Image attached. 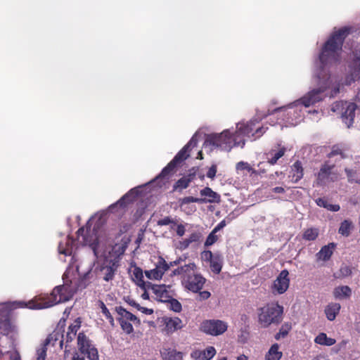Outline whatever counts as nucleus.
<instances>
[{
  "instance_id": "1",
  "label": "nucleus",
  "mask_w": 360,
  "mask_h": 360,
  "mask_svg": "<svg viewBox=\"0 0 360 360\" xmlns=\"http://www.w3.org/2000/svg\"><path fill=\"white\" fill-rule=\"evenodd\" d=\"M351 27H343L335 31L324 43L319 56V67L316 72V82L318 88L308 92L300 99V103L305 107H309L321 101L325 96V91L331 88L330 97L335 96L340 91V85L332 84V81L326 65L339 60L345 38L351 33Z\"/></svg>"
},
{
  "instance_id": "2",
  "label": "nucleus",
  "mask_w": 360,
  "mask_h": 360,
  "mask_svg": "<svg viewBox=\"0 0 360 360\" xmlns=\"http://www.w3.org/2000/svg\"><path fill=\"white\" fill-rule=\"evenodd\" d=\"M75 290L68 285H62L55 287L49 297L46 300L35 302L30 300L27 302L18 301L13 302L14 308H29L30 309H40L51 307L56 304L70 300L74 295Z\"/></svg>"
},
{
  "instance_id": "3",
  "label": "nucleus",
  "mask_w": 360,
  "mask_h": 360,
  "mask_svg": "<svg viewBox=\"0 0 360 360\" xmlns=\"http://www.w3.org/2000/svg\"><path fill=\"white\" fill-rule=\"evenodd\" d=\"M197 145V140L193 136L191 140L178 152L174 158L165 167L161 172L153 180L160 186L165 185L176 172V168L189 157L191 148Z\"/></svg>"
},
{
  "instance_id": "4",
  "label": "nucleus",
  "mask_w": 360,
  "mask_h": 360,
  "mask_svg": "<svg viewBox=\"0 0 360 360\" xmlns=\"http://www.w3.org/2000/svg\"><path fill=\"white\" fill-rule=\"evenodd\" d=\"M196 266L189 263L178 267L174 271L175 275L182 276V285L193 292H198L204 286L206 279L200 274L195 273Z\"/></svg>"
},
{
  "instance_id": "5",
  "label": "nucleus",
  "mask_w": 360,
  "mask_h": 360,
  "mask_svg": "<svg viewBox=\"0 0 360 360\" xmlns=\"http://www.w3.org/2000/svg\"><path fill=\"white\" fill-rule=\"evenodd\" d=\"M238 136H231L229 129L224 130L220 134H211L207 136L204 146L209 147L211 150L219 148L222 150L230 151L233 147L245 146L244 141L241 139L238 141Z\"/></svg>"
},
{
  "instance_id": "6",
  "label": "nucleus",
  "mask_w": 360,
  "mask_h": 360,
  "mask_svg": "<svg viewBox=\"0 0 360 360\" xmlns=\"http://www.w3.org/2000/svg\"><path fill=\"white\" fill-rule=\"evenodd\" d=\"M258 323L262 328L278 326L283 320V307L278 302H270L257 309Z\"/></svg>"
},
{
  "instance_id": "7",
  "label": "nucleus",
  "mask_w": 360,
  "mask_h": 360,
  "mask_svg": "<svg viewBox=\"0 0 360 360\" xmlns=\"http://www.w3.org/2000/svg\"><path fill=\"white\" fill-rule=\"evenodd\" d=\"M77 344L80 354L75 351L72 360H85V356L89 360H99L97 348L92 344V341L84 332L79 333Z\"/></svg>"
},
{
  "instance_id": "8",
  "label": "nucleus",
  "mask_w": 360,
  "mask_h": 360,
  "mask_svg": "<svg viewBox=\"0 0 360 360\" xmlns=\"http://www.w3.org/2000/svg\"><path fill=\"white\" fill-rule=\"evenodd\" d=\"M115 311L119 316L117 318V320L118 321L122 330L125 333L129 335L134 332V328L130 321L134 322L139 326L141 324L140 319L136 316L125 309L123 307H116Z\"/></svg>"
},
{
  "instance_id": "9",
  "label": "nucleus",
  "mask_w": 360,
  "mask_h": 360,
  "mask_svg": "<svg viewBox=\"0 0 360 360\" xmlns=\"http://www.w3.org/2000/svg\"><path fill=\"white\" fill-rule=\"evenodd\" d=\"M335 165H330L325 162L321 166L319 172L316 174V180L314 186H323L329 182H335L339 179V174L333 170Z\"/></svg>"
},
{
  "instance_id": "10",
  "label": "nucleus",
  "mask_w": 360,
  "mask_h": 360,
  "mask_svg": "<svg viewBox=\"0 0 360 360\" xmlns=\"http://www.w3.org/2000/svg\"><path fill=\"white\" fill-rule=\"evenodd\" d=\"M356 108V105L354 103L340 101L334 103L332 110L336 112L337 110H341V118L342 122L347 127H350L354 123Z\"/></svg>"
},
{
  "instance_id": "11",
  "label": "nucleus",
  "mask_w": 360,
  "mask_h": 360,
  "mask_svg": "<svg viewBox=\"0 0 360 360\" xmlns=\"http://www.w3.org/2000/svg\"><path fill=\"white\" fill-rule=\"evenodd\" d=\"M227 328V323L219 319L205 320L201 323L200 327L202 332L212 336H218L224 333Z\"/></svg>"
},
{
  "instance_id": "12",
  "label": "nucleus",
  "mask_w": 360,
  "mask_h": 360,
  "mask_svg": "<svg viewBox=\"0 0 360 360\" xmlns=\"http://www.w3.org/2000/svg\"><path fill=\"white\" fill-rule=\"evenodd\" d=\"M352 53L353 58L349 64V75L347 78V84L360 79V43L354 47Z\"/></svg>"
},
{
  "instance_id": "13",
  "label": "nucleus",
  "mask_w": 360,
  "mask_h": 360,
  "mask_svg": "<svg viewBox=\"0 0 360 360\" xmlns=\"http://www.w3.org/2000/svg\"><path fill=\"white\" fill-rule=\"evenodd\" d=\"M117 262L113 259L105 260L98 269V275L105 281L113 280L118 268Z\"/></svg>"
},
{
  "instance_id": "14",
  "label": "nucleus",
  "mask_w": 360,
  "mask_h": 360,
  "mask_svg": "<svg viewBox=\"0 0 360 360\" xmlns=\"http://www.w3.org/2000/svg\"><path fill=\"white\" fill-rule=\"evenodd\" d=\"M289 272L287 269L282 270L274 281L272 290L273 292L278 294H283L289 288L290 279L288 277Z\"/></svg>"
},
{
  "instance_id": "15",
  "label": "nucleus",
  "mask_w": 360,
  "mask_h": 360,
  "mask_svg": "<svg viewBox=\"0 0 360 360\" xmlns=\"http://www.w3.org/2000/svg\"><path fill=\"white\" fill-rule=\"evenodd\" d=\"M165 328L163 330L166 334L170 335L183 328V323L179 317H165L163 319Z\"/></svg>"
},
{
  "instance_id": "16",
  "label": "nucleus",
  "mask_w": 360,
  "mask_h": 360,
  "mask_svg": "<svg viewBox=\"0 0 360 360\" xmlns=\"http://www.w3.org/2000/svg\"><path fill=\"white\" fill-rule=\"evenodd\" d=\"M215 354V348L212 346H210L204 350H194L191 352V356L195 360H210Z\"/></svg>"
},
{
  "instance_id": "17",
  "label": "nucleus",
  "mask_w": 360,
  "mask_h": 360,
  "mask_svg": "<svg viewBox=\"0 0 360 360\" xmlns=\"http://www.w3.org/2000/svg\"><path fill=\"white\" fill-rule=\"evenodd\" d=\"M148 288L153 290L160 302H167L171 297L165 285H153L151 283H148Z\"/></svg>"
},
{
  "instance_id": "18",
  "label": "nucleus",
  "mask_w": 360,
  "mask_h": 360,
  "mask_svg": "<svg viewBox=\"0 0 360 360\" xmlns=\"http://www.w3.org/2000/svg\"><path fill=\"white\" fill-rule=\"evenodd\" d=\"M303 176L304 169L302 162L297 160L290 167L289 178L292 183L296 184L303 178Z\"/></svg>"
},
{
  "instance_id": "19",
  "label": "nucleus",
  "mask_w": 360,
  "mask_h": 360,
  "mask_svg": "<svg viewBox=\"0 0 360 360\" xmlns=\"http://www.w3.org/2000/svg\"><path fill=\"white\" fill-rule=\"evenodd\" d=\"M137 193L134 188L131 189L128 193L124 194L117 202L111 205L110 209L114 210L117 207L124 209L127 205L134 201V195H136Z\"/></svg>"
},
{
  "instance_id": "20",
  "label": "nucleus",
  "mask_w": 360,
  "mask_h": 360,
  "mask_svg": "<svg viewBox=\"0 0 360 360\" xmlns=\"http://www.w3.org/2000/svg\"><path fill=\"white\" fill-rule=\"evenodd\" d=\"M63 333L64 330H59L58 328H56L46 338L44 345L47 346L49 344H52V345L54 346L56 342L59 341L60 347L62 348L64 342Z\"/></svg>"
},
{
  "instance_id": "21",
  "label": "nucleus",
  "mask_w": 360,
  "mask_h": 360,
  "mask_svg": "<svg viewBox=\"0 0 360 360\" xmlns=\"http://www.w3.org/2000/svg\"><path fill=\"white\" fill-rule=\"evenodd\" d=\"M335 248V244L334 243L323 246L316 255L317 259L324 262L328 261L333 253Z\"/></svg>"
},
{
  "instance_id": "22",
  "label": "nucleus",
  "mask_w": 360,
  "mask_h": 360,
  "mask_svg": "<svg viewBox=\"0 0 360 360\" xmlns=\"http://www.w3.org/2000/svg\"><path fill=\"white\" fill-rule=\"evenodd\" d=\"M160 355L162 360H182L184 354L174 349L163 348L160 351Z\"/></svg>"
},
{
  "instance_id": "23",
  "label": "nucleus",
  "mask_w": 360,
  "mask_h": 360,
  "mask_svg": "<svg viewBox=\"0 0 360 360\" xmlns=\"http://www.w3.org/2000/svg\"><path fill=\"white\" fill-rule=\"evenodd\" d=\"M286 152V148L284 146L281 147L278 150L271 149L266 153L268 156L267 162L271 165H274L277 163L278 160L282 158Z\"/></svg>"
},
{
  "instance_id": "24",
  "label": "nucleus",
  "mask_w": 360,
  "mask_h": 360,
  "mask_svg": "<svg viewBox=\"0 0 360 360\" xmlns=\"http://www.w3.org/2000/svg\"><path fill=\"white\" fill-rule=\"evenodd\" d=\"M341 309V305L339 303L331 302L328 304L325 308V314L329 321L335 319L337 315L339 314Z\"/></svg>"
},
{
  "instance_id": "25",
  "label": "nucleus",
  "mask_w": 360,
  "mask_h": 360,
  "mask_svg": "<svg viewBox=\"0 0 360 360\" xmlns=\"http://www.w3.org/2000/svg\"><path fill=\"white\" fill-rule=\"evenodd\" d=\"M238 133L243 136L252 137V134L254 132L255 128V122L250 121L247 123H240L237 126Z\"/></svg>"
},
{
  "instance_id": "26",
  "label": "nucleus",
  "mask_w": 360,
  "mask_h": 360,
  "mask_svg": "<svg viewBox=\"0 0 360 360\" xmlns=\"http://www.w3.org/2000/svg\"><path fill=\"white\" fill-rule=\"evenodd\" d=\"M352 295V290L347 285L336 287L333 290V296L336 299L349 298Z\"/></svg>"
},
{
  "instance_id": "27",
  "label": "nucleus",
  "mask_w": 360,
  "mask_h": 360,
  "mask_svg": "<svg viewBox=\"0 0 360 360\" xmlns=\"http://www.w3.org/2000/svg\"><path fill=\"white\" fill-rule=\"evenodd\" d=\"M278 349L279 345L277 343L272 345L265 355V360H280L283 356V353L279 352Z\"/></svg>"
},
{
  "instance_id": "28",
  "label": "nucleus",
  "mask_w": 360,
  "mask_h": 360,
  "mask_svg": "<svg viewBox=\"0 0 360 360\" xmlns=\"http://www.w3.org/2000/svg\"><path fill=\"white\" fill-rule=\"evenodd\" d=\"M345 172L349 183H355L360 185V172L359 169L346 167L345 169Z\"/></svg>"
},
{
  "instance_id": "29",
  "label": "nucleus",
  "mask_w": 360,
  "mask_h": 360,
  "mask_svg": "<svg viewBox=\"0 0 360 360\" xmlns=\"http://www.w3.org/2000/svg\"><path fill=\"white\" fill-rule=\"evenodd\" d=\"M201 196L207 197L208 198H205L206 202H218L219 200L220 196L216 192L213 191L210 187H205L202 189L200 192Z\"/></svg>"
},
{
  "instance_id": "30",
  "label": "nucleus",
  "mask_w": 360,
  "mask_h": 360,
  "mask_svg": "<svg viewBox=\"0 0 360 360\" xmlns=\"http://www.w3.org/2000/svg\"><path fill=\"white\" fill-rule=\"evenodd\" d=\"M223 259L220 255L215 254L214 257L210 262V266L212 272L218 274L222 269Z\"/></svg>"
},
{
  "instance_id": "31",
  "label": "nucleus",
  "mask_w": 360,
  "mask_h": 360,
  "mask_svg": "<svg viewBox=\"0 0 360 360\" xmlns=\"http://www.w3.org/2000/svg\"><path fill=\"white\" fill-rule=\"evenodd\" d=\"M314 342L321 345L332 346L335 344L336 340L328 338L326 333H321L315 338Z\"/></svg>"
},
{
  "instance_id": "32",
  "label": "nucleus",
  "mask_w": 360,
  "mask_h": 360,
  "mask_svg": "<svg viewBox=\"0 0 360 360\" xmlns=\"http://www.w3.org/2000/svg\"><path fill=\"white\" fill-rule=\"evenodd\" d=\"M133 276L136 284L143 290H146V283L143 281V274L142 269L139 266H135L133 271Z\"/></svg>"
},
{
  "instance_id": "33",
  "label": "nucleus",
  "mask_w": 360,
  "mask_h": 360,
  "mask_svg": "<svg viewBox=\"0 0 360 360\" xmlns=\"http://www.w3.org/2000/svg\"><path fill=\"white\" fill-rule=\"evenodd\" d=\"M353 229L352 222L349 219H345L341 224L338 229V233L345 237L349 236L351 230Z\"/></svg>"
},
{
  "instance_id": "34",
  "label": "nucleus",
  "mask_w": 360,
  "mask_h": 360,
  "mask_svg": "<svg viewBox=\"0 0 360 360\" xmlns=\"http://www.w3.org/2000/svg\"><path fill=\"white\" fill-rule=\"evenodd\" d=\"M319 235V231L317 228H309L304 231L302 238L305 240H315Z\"/></svg>"
},
{
  "instance_id": "35",
  "label": "nucleus",
  "mask_w": 360,
  "mask_h": 360,
  "mask_svg": "<svg viewBox=\"0 0 360 360\" xmlns=\"http://www.w3.org/2000/svg\"><path fill=\"white\" fill-rule=\"evenodd\" d=\"M291 328L292 326L290 323H284L279 329V331L275 335V339L278 340L281 338L286 337Z\"/></svg>"
},
{
  "instance_id": "36",
  "label": "nucleus",
  "mask_w": 360,
  "mask_h": 360,
  "mask_svg": "<svg viewBox=\"0 0 360 360\" xmlns=\"http://www.w3.org/2000/svg\"><path fill=\"white\" fill-rule=\"evenodd\" d=\"M190 184V180L186 179L184 176L179 179L174 185L173 191L179 190L181 191L188 187Z\"/></svg>"
},
{
  "instance_id": "37",
  "label": "nucleus",
  "mask_w": 360,
  "mask_h": 360,
  "mask_svg": "<svg viewBox=\"0 0 360 360\" xmlns=\"http://www.w3.org/2000/svg\"><path fill=\"white\" fill-rule=\"evenodd\" d=\"M155 268L158 269V272L160 273V276L162 277L165 272L169 269V266L166 261L162 257H160Z\"/></svg>"
},
{
  "instance_id": "38",
  "label": "nucleus",
  "mask_w": 360,
  "mask_h": 360,
  "mask_svg": "<svg viewBox=\"0 0 360 360\" xmlns=\"http://www.w3.org/2000/svg\"><path fill=\"white\" fill-rule=\"evenodd\" d=\"M336 155H340L342 159L346 158L344 150L340 146L335 145L332 147L331 151L328 154V157L333 158Z\"/></svg>"
},
{
  "instance_id": "39",
  "label": "nucleus",
  "mask_w": 360,
  "mask_h": 360,
  "mask_svg": "<svg viewBox=\"0 0 360 360\" xmlns=\"http://www.w3.org/2000/svg\"><path fill=\"white\" fill-rule=\"evenodd\" d=\"M169 303V308L175 311V312H180L182 309L181 304L176 299L172 298L170 297V298L167 302Z\"/></svg>"
},
{
  "instance_id": "40",
  "label": "nucleus",
  "mask_w": 360,
  "mask_h": 360,
  "mask_svg": "<svg viewBox=\"0 0 360 360\" xmlns=\"http://www.w3.org/2000/svg\"><path fill=\"white\" fill-rule=\"evenodd\" d=\"M101 311L103 313V314L105 316V317L106 318V319L108 320L110 326L112 327H114L115 326V321H114V319L112 317V316L111 315L110 311L108 310V309L106 307L105 304L101 302Z\"/></svg>"
},
{
  "instance_id": "41",
  "label": "nucleus",
  "mask_w": 360,
  "mask_h": 360,
  "mask_svg": "<svg viewBox=\"0 0 360 360\" xmlns=\"http://www.w3.org/2000/svg\"><path fill=\"white\" fill-rule=\"evenodd\" d=\"M172 224L173 226H171V229H174V226L176 224V221L175 219H172L171 217H165L162 219H159L157 221V225L160 226H167Z\"/></svg>"
},
{
  "instance_id": "42",
  "label": "nucleus",
  "mask_w": 360,
  "mask_h": 360,
  "mask_svg": "<svg viewBox=\"0 0 360 360\" xmlns=\"http://www.w3.org/2000/svg\"><path fill=\"white\" fill-rule=\"evenodd\" d=\"M72 242L70 241V239H67L66 246L64 248L63 245V243H60L58 245L59 252L60 254H63L65 255H70L72 252Z\"/></svg>"
},
{
  "instance_id": "43",
  "label": "nucleus",
  "mask_w": 360,
  "mask_h": 360,
  "mask_svg": "<svg viewBox=\"0 0 360 360\" xmlns=\"http://www.w3.org/2000/svg\"><path fill=\"white\" fill-rule=\"evenodd\" d=\"M206 200L202 198H195L193 196H188L184 197V198L181 199V205H183L184 204H189L191 202H205Z\"/></svg>"
},
{
  "instance_id": "44",
  "label": "nucleus",
  "mask_w": 360,
  "mask_h": 360,
  "mask_svg": "<svg viewBox=\"0 0 360 360\" xmlns=\"http://www.w3.org/2000/svg\"><path fill=\"white\" fill-rule=\"evenodd\" d=\"M146 276L149 279L160 280L162 278L160 273L158 272L156 268L145 271Z\"/></svg>"
},
{
  "instance_id": "45",
  "label": "nucleus",
  "mask_w": 360,
  "mask_h": 360,
  "mask_svg": "<svg viewBox=\"0 0 360 360\" xmlns=\"http://www.w3.org/2000/svg\"><path fill=\"white\" fill-rule=\"evenodd\" d=\"M81 323H82V321L80 320V318L76 319L75 320L74 323L69 326V327L68 328V331L73 333L74 334L77 335V330L81 327Z\"/></svg>"
},
{
  "instance_id": "46",
  "label": "nucleus",
  "mask_w": 360,
  "mask_h": 360,
  "mask_svg": "<svg viewBox=\"0 0 360 360\" xmlns=\"http://www.w3.org/2000/svg\"><path fill=\"white\" fill-rule=\"evenodd\" d=\"M352 274V268L347 265H342L340 269V277H347L351 276Z\"/></svg>"
},
{
  "instance_id": "47",
  "label": "nucleus",
  "mask_w": 360,
  "mask_h": 360,
  "mask_svg": "<svg viewBox=\"0 0 360 360\" xmlns=\"http://www.w3.org/2000/svg\"><path fill=\"white\" fill-rule=\"evenodd\" d=\"M46 345H44L37 351V357L36 360H45L46 356Z\"/></svg>"
},
{
  "instance_id": "48",
  "label": "nucleus",
  "mask_w": 360,
  "mask_h": 360,
  "mask_svg": "<svg viewBox=\"0 0 360 360\" xmlns=\"http://www.w3.org/2000/svg\"><path fill=\"white\" fill-rule=\"evenodd\" d=\"M218 240L217 236L215 235V233L212 231L207 236L205 245V246H210L213 245L217 240Z\"/></svg>"
},
{
  "instance_id": "49",
  "label": "nucleus",
  "mask_w": 360,
  "mask_h": 360,
  "mask_svg": "<svg viewBox=\"0 0 360 360\" xmlns=\"http://www.w3.org/2000/svg\"><path fill=\"white\" fill-rule=\"evenodd\" d=\"M268 128H264L263 127L255 128L254 132L252 134L253 139H257L262 136Z\"/></svg>"
},
{
  "instance_id": "50",
  "label": "nucleus",
  "mask_w": 360,
  "mask_h": 360,
  "mask_svg": "<svg viewBox=\"0 0 360 360\" xmlns=\"http://www.w3.org/2000/svg\"><path fill=\"white\" fill-rule=\"evenodd\" d=\"M214 257V255L210 250H205L201 253V258L204 261L210 262Z\"/></svg>"
},
{
  "instance_id": "51",
  "label": "nucleus",
  "mask_w": 360,
  "mask_h": 360,
  "mask_svg": "<svg viewBox=\"0 0 360 360\" xmlns=\"http://www.w3.org/2000/svg\"><path fill=\"white\" fill-rule=\"evenodd\" d=\"M198 171V167H192L189 169V172L187 175L184 176L186 179H188L190 180V183L193 181L197 174V172Z\"/></svg>"
},
{
  "instance_id": "52",
  "label": "nucleus",
  "mask_w": 360,
  "mask_h": 360,
  "mask_svg": "<svg viewBox=\"0 0 360 360\" xmlns=\"http://www.w3.org/2000/svg\"><path fill=\"white\" fill-rule=\"evenodd\" d=\"M236 169L237 170H251V166L245 162L240 161L236 164Z\"/></svg>"
},
{
  "instance_id": "53",
  "label": "nucleus",
  "mask_w": 360,
  "mask_h": 360,
  "mask_svg": "<svg viewBox=\"0 0 360 360\" xmlns=\"http://www.w3.org/2000/svg\"><path fill=\"white\" fill-rule=\"evenodd\" d=\"M10 326V321L8 318H4V319H0V331L4 330V331H7Z\"/></svg>"
},
{
  "instance_id": "54",
  "label": "nucleus",
  "mask_w": 360,
  "mask_h": 360,
  "mask_svg": "<svg viewBox=\"0 0 360 360\" xmlns=\"http://www.w3.org/2000/svg\"><path fill=\"white\" fill-rule=\"evenodd\" d=\"M217 171V167L216 165H212L208 169L207 172V176L210 179H213L216 176V173Z\"/></svg>"
},
{
  "instance_id": "55",
  "label": "nucleus",
  "mask_w": 360,
  "mask_h": 360,
  "mask_svg": "<svg viewBox=\"0 0 360 360\" xmlns=\"http://www.w3.org/2000/svg\"><path fill=\"white\" fill-rule=\"evenodd\" d=\"M201 238V234L198 232H194L190 234L189 237L188 238V240L191 243L198 242Z\"/></svg>"
},
{
  "instance_id": "56",
  "label": "nucleus",
  "mask_w": 360,
  "mask_h": 360,
  "mask_svg": "<svg viewBox=\"0 0 360 360\" xmlns=\"http://www.w3.org/2000/svg\"><path fill=\"white\" fill-rule=\"evenodd\" d=\"M262 165V162H259L258 164V167H259L258 170H256L251 167V170H248V172H250L252 174H255V175H261L262 174H264L265 171H262V167H261Z\"/></svg>"
},
{
  "instance_id": "57",
  "label": "nucleus",
  "mask_w": 360,
  "mask_h": 360,
  "mask_svg": "<svg viewBox=\"0 0 360 360\" xmlns=\"http://www.w3.org/2000/svg\"><path fill=\"white\" fill-rule=\"evenodd\" d=\"M316 202L319 206L327 209L328 202L327 200L325 199L324 198H319L318 199H316Z\"/></svg>"
},
{
  "instance_id": "58",
  "label": "nucleus",
  "mask_w": 360,
  "mask_h": 360,
  "mask_svg": "<svg viewBox=\"0 0 360 360\" xmlns=\"http://www.w3.org/2000/svg\"><path fill=\"white\" fill-rule=\"evenodd\" d=\"M176 231V234L179 236H183L185 233L186 228L183 224H180L177 225Z\"/></svg>"
},
{
  "instance_id": "59",
  "label": "nucleus",
  "mask_w": 360,
  "mask_h": 360,
  "mask_svg": "<svg viewBox=\"0 0 360 360\" xmlns=\"http://www.w3.org/2000/svg\"><path fill=\"white\" fill-rule=\"evenodd\" d=\"M211 296V293L209 291L204 290L199 292V297L201 300H205L210 298Z\"/></svg>"
},
{
  "instance_id": "60",
  "label": "nucleus",
  "mask_w": 360,
  "mask_h": 360,
  "mask_svg": "<svg viewBox=\"0 0 360 360\" xmlns=\"http://www.w3.org/2000/svg\"><path fill=\"white\" fill-rule=\"evenodd\" d=\"M75 336H76V334H74L73 333L67 331L65 338H64L66 344L71 342L75 339Z\"/></svg>"
},
{
  "instance_id": "61",
  "label": "nucleus",
  "mask_w": 360,
  "mask_h": 360,
  "mask_svg": "<svg viewBox=\"0 0 360 360\" xmlns=\"http://www.w3.org/2000/svg\"><path fill=\"white\" fill-rule=\"evenodd\" d=\"M126 302H127L130 306L135 307L138 309L139 307H140V304H138L134 300L127 297L125 299Z\"/></svg>"
},
{
  "instance_id": "62",
  "label": "nucleus",
  "mask_w": 360,
  "mask_h": 360,
  "mask_svg": "<svg viewBox=\"0 0 360 360\" xmlns=\"http://www.w3.org/2000/svg\"><path fill=\"white\" fill-rule=\"evenodd\" d=\"M138 310L141 311L142 313H143L145 314H148V315H150L153 313V309L143 307L141 306H140V307L138 308Z\"/></svg>"
},
{
  "instance_id": "63",
  "label": "nucleus",
  "mask_w": 360,
  "mask_h": 360,
  "mask_svg": "<svg viewBox=\"0 0 360 360\" xmlns=\"http://www.w3.org/2000/svg\"><path fill=\"white\" fill-rule=\"evenodd\" d=\"M179 243H180V248L183 249V250H185L187 248H188V246L191 244V243L188 238H186V239L183 240L182 241H180Z\"/></svg>"
},
{
  "instance_id": "64",
  "label": "nucleus",
  "mask_w": 360,
  "mask_h": 360,
  "mask_svg": "<svg viewBox=\"0 0 360 360\" xmlns=\"http://www.w3.org/2000/svg\"><path fill=\"white\" fill-rule=\"evenodd\" d=\"M226 226V222L224 220L220 221L215 227L214 229L212 230V231L214 233H217V231H219L220 229H223L224 226Z\"/></svg>"
}]
</instances>
